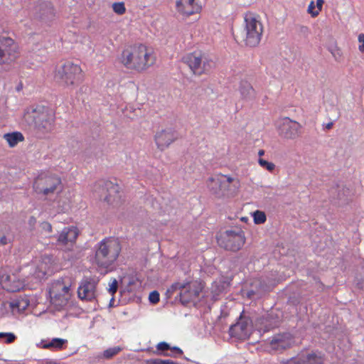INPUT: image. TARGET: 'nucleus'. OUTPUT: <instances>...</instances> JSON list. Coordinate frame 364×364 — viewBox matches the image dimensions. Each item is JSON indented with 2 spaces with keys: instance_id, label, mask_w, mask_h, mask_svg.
Returning a JSON list of instances; mask_svg holds the SVG:
<instances>
[{
  "instance_id": "f257e3e1",
  "label": "nucleus",
  "mask_w": 364,
  "mask_h": 364,
  "mask_svg": "<svg viewBox=\"0 0 364 364\" xmlns=\"http://www.w3.org/2000/svg\"><path fill=\"white\" fill-rule=\"evenodd\" d=\"M117 62L128 70L143 72L155 63L156 56L151 48L137 43L124 48Z\"/></svg>"
},
{
  "instance_id": "6ab92c4d",
  "label": "nucleus",
  "mask_w": 364,
  "mask_h": 364,
  "mask_svg": "<svg viewBox=\"0 0 364 364\" xmlns=\"http://www.w3.org/2000/svg\"><path fill=\"white\" fill-rule=\"evenodd\" d=\"M176 139L175 132L171 129H162L155 135V142L160 150L167 148Z\"/></svg>"
},
{
  "instance_id": "49530a36",
  "label": "nucleus",
  "mask_w": 364,
  "mask_h": 364,
  "mask_svg": "<svg viewBox=\"0 0 364 364\" xmlns=\"http://www.w3.org/2000/svg\"><path fill=\"white\" fill-rule=\"evenodd\" d=\"M258 154H259V156H262V155H264V150H262V149L259 150V152H258Z\"/></svg>"
},
{
  "instance_id": "58836bf2",
  "label": "nucleus",
  "mask_w": 364,
  "mask_h": 364,
  "mask_svg": "<svg viewBox=\"0 0 364 364\" xmlns=\"http://www.w3.org/2000/svg\"><path fill=\"white\" fill-rule=\"evenodd\" d=\"M150 364H177V363L172 360H170L154 359V360H150Z\"/></svg>"
},
{
  "instance_id": "e433bc0d",
  "label": "nucleus",
  "mask_w": 364,
  "mask_h": 364,
  "mask_svg": "<svg viewBox=\"0 0 364 364\" xmlns=\"http://www.w3.org/2000/svg\"><path fill=\"white\" fill-rule=\"evenodd\" d=\"M169 350L171 352V353H164L162 355L165 356H176L177 355H181L183 354V350L178 347H171V349Z\"/></svg>"
},
{
  "instance_id": "aec40b11",
  "label": "nucleus",
  "mask_w": 364,
  "mask_h": 364,
  "mask_svg": "<svg viewBox=\"0 0 364 364\" xmlns=\"http://www.w3.org/2000/svg\"><path fill=\"white\" fill-rule=\"evenodd\" d=\"M50 115H55L52 109L45 106H38L31 113L28 112L26 117L32 118L36 128L43 121L47 120Z\"/></svg>"
},
{
  "instance_id": "4468645a",
  "label": "nucleus",
  "mask_w": 364,
  "mask_h": 364,
  "mask_svg": "<svg viewBox=\"0 0 364 364\" xmlns=\"http://www.w3.org/2000/svg\"><path fill=\"white\" fill-rule=\"evenodd\" d=\"M97 281L92 277H84L77 289V296L80 300L92 301L97 296Z\"/></svg>"
},
{
  "instance_id": "39448f33",
  "label": "nucleus",
  "mask_w": 364,
  "mask_h": 364,
  "mask_svg": "<svg viewBox=\"0 0 364 364\" xmlns=\"http://www.w3.org/2000/svg\"><path fill=\"white\" fill-rule=\"evenodd\" d=\"M73 285L69 277L54 280L48 288V294L51 305L58 311L65 309L72 297L71 287Z\"/></svg>"
},
{
  "instance_id": "bb28decb",
  "label": "nucleus",
  "mask_w": 364,
  "mask_h": 364,
  "mask_svg": "<svg viewBox=\"0 0 364 364\" xmlns=\"http://www.w3.org/2000/svg\"><path fill=\"white\" fill-rule=\"evenodd\" d=\"M47 120L43 121L36 129L42 134L50 133L55 127V115H50Z\"/></svg>"
},
{
  "instance_id": "c03bdc74",
  "label": "nucleus",
  "mask_w": 364,
  "mask_h": 364,
  "mask_svg": "<svg viewBox=\"0 0 364 364\" xmlns=\"http://www.w3.org/2000/svg\"><path fill=\"white\" fill-rule=\"evenodd\" d=\"M8 243V240L6 236H3L0 238V245H5Z\"/></svg>"
},
{
  "instance_id": "c9c22d12",
  "label": "nucleus",
  "mask_w": 364,
  "mask_h": 364,
  "mask_svg": "<svg viewBox=\"0 0 364 364\" xmlns=\"http://www.w3.org/2000/svg\"><path fill=\"white\" fill-rule=\"evenodd\" d=\"M169 349H171V346L166 342L162 341V342L159 343L156 345V350H157V351L161 352L160 354H161V355H162V353H164V351L168 350ZM156 353H158V352H156Z\"/></svg>"
},
{
  "instance_id": "9d476101",
  "label": "nucleus",
  "mask_w": 364,
  "mask_h": 364,
  "mask_svg": "<svg viewBox=\"0 0 364 364\" xmlns=\"http://www.w3.org/2000/svg\"><path fill=\"white\" fill-rule=\"evenodd\" d=\"M180 290V301L183 304H187L193 299L197 298L200 292V287L197 282H176L169 289L171 292Z\"/></svg>"
},
{
  "instance_id": "7ed1b4c3",
  "label": "nucleus",
  "mask_w": 364,
  "mask_h": 364,
  "mask_svg": "<svg viewBox=\"0 0 364 364\" xmlns=\"http://www.w3.org/2000/svg\"><path fill=\"white\" fill-rule=\"evenodd\" d=\"M205 183L210 194L217 199L232 198L240 188L239 178L222 173H216L210 176Z\"/></svg>"
},
{
  "instance_id": "7c9ffc66",
  "label": "nucleus",
  "mask_w": 364,
  "mask_h": 364,
  "mask_svg": "<svg viewBox=\"0 0 364 364\" xmlns=\"http://www.w3.org/2000/svg\"><path fill=\"white\" fill-rule=\"evenodd\" d=\"M113 11L117 15H123L126 13L125 4L123 1L114 2L112 5Z\"/></svg>"
},
{
  "instance_id": "37998d69",
  "label": "nucleus",
  "mask_w": 364,
  "mask_h": 364,
  "mask_svg": "<svg viewBox=\"0 0 364 364\" xmlns=\"http://www.w3.org/2000/svg\"><path fill=\"white\" fill-rule=\"evenodd\" d=\"M323 3H324L323 0H316V10H318V14L322 10Z\"/></svg>"
},
{
  "instance_id": "79ce46f5",
  "label": "nucleus",
  "mask_w": 364,
  "mask_h": 364,
  "mask_svg": "<svg viewBox=\"0 0 364 364\" xmlns=\"http://www.w3.org/2000/svg\"><path fill=\"white\" fill-rule=\"evenodd\" d=\"M358 41L359 43H360L359 45V50L361 52V53H363L364 52V33H360L359 34L358 36Z\"/></svg>"
},
{
  "instance_id": "4c0bfd02",
  "label": "nucleus",
  "mask_w": 364,
  "mask_h": 364,
  "mask_svg": "<svg viewBox=\"0 0 364 364\" xmlns=\"http://www.w3.org/2000/svg\"><path fill=\"white\" fill-rule=\"evenodd\" d=\"M149 299L151 303L155 304L159 301V294L157 291H153L149 294Z\"/></svg>"
},
{
  "instance_id": "b1692460",
  "label": "nucleus",
  "mask_w": 364,
  "mask_h": 364,
  "mask_svg": "<svg viewBox=\"0 0 364 364\" xmlns=\"http://www.w3.org/2000/svg\"><path fill=\"white\" fill-rule=\"evenodd\" d=\"M67 344V339L55 338L50 341H41L39 347L52 350H62L66 348Z\"/></svg>"
},
{
  "instance_id": "473e14b6",
  "label": "nucleus",
  "mask_w": 364,
  "mask_h": 364,
  "mask_svg": "<svg viewBox=\"0 0 364 364\" xmlns=\"http://www.w3.org/2000/svg\"><path fill=\"white\" fill-rule=\"evenodd\" d=\"M259 164L264 168L267 169L269 171H273L275 168V165L272 162H269L263 159H259L258 160Z\"/></svg>"
},
{
  "instance_id": "f3484780",
  "label": "nucleus",
  "mask_w": 364,
  "mask_h": 364,
  "mask_svg": "<svg viewBox=\"0 0 364 364\" xmlns=\"http://www.w3.org/2000/svg\"><path fill=\"white\" fill-rule=\"evenodd\" d=\"M252 325L247 318H240V320L230 328L231 337L239 340L247 339L251 334Z\"/></svg>"
},
{
  "instance_id": "a878e982",
  "label": "nucleus",
  "mask_w": 364,
  "mask_h": 364,
  "mask_svg": "<svg viewBox=\"0 0 364 364\" xmlns=\"http://www.w3.org/2000/svg\"><path fill=\"white\" fill-rule=\"evenodd\" d=\"M4 139L7 141L10 147L16 146L19 142L24 141V136L19 132H14L4 134Z\"/></svg>"
},
{
  "instance_id": "cd10ccee",
  "label": "nucleus",
  "mask_w": 364,
  "mask_h": 364,
  "mask_svg": "<svg viewBox=\"0 0 364 364\" xmlns=\"http://www.w3.org/2000/svg\"><path fill=\"white\" fill-rule=\"evenodd\" d=\"M58 209L60 212L65 213L70 208L71 201L68 197L63 194L58 196Z\"/></svg>"
},
{
  "instance_id": "f03ea898",
  "label": "nucleus",
  "mask_w": 364,
  "mask_h": 364,
  "mask_svg": "<svg viewBox=\"0 0 364 364\" xmlns=\"http://www.w3.org/2000/svg\"><path fill=\"white\" fill-rule=\"evenodd\" d=\"M95 250L94 264L101 269L112 271L122 251L118 239L105 237L95 245Z\"/></svg>"
},
{
  "instance_id": "4be33fe9",
  "label": "nucleus",
  "mask_w": 364,
  "mask_h": 364,
  "mask_svg": "<svg viewBox=\"0 0 364 364\" xmlns=\"http://www.w3.org/2000/svg\"><path fill=\"white\" fill-rule=\"evenodd\" d=\"M54 265V260L51 255H43L39 260L36 273L38 277H44L45 275L50 274L53 272Z\"/></svg>"
},
{
  "instance_id": "ddd939ff",
  "label": "nucleus",
  "mask_w": 364,
  "mask_h": 364,
  "mask_svg": "<svg viewBox=\"0 0 364 364\" xmlns=\"http://www.w3.org/2000/svg\"><path fill=\"white\" fill-rule=\"evenodd\" d=\"M99 187L105 194L103 200L108 205L117 207L122 203V195L120 187L118 184L111 181L103 182Z\"/></svg>"
},
{
  "instance_id": "f8f14e48",
  "label": "nucleus",
  "mask_w": 364,
  "mask_h": 364,
  "mask_svg": "<svg viewBox=\"0 0 364 364\" xmlns=\"http://www.w3.org/2000/svg\"><path fill=\"white\" fill-rule=\"evenodd\" d=\"M78 235L79 230L77 227H65L57 237L56 245L63 251H71Z\"/></svg>"
},
{
  "instance_id": "a18cd8bd",
  "label": "nucleus",
  "mask_w": 364,
  "mask_h": 364,
  "mask_svg": "<svg viewBox=\"0 0 364 364\" xmlns=\"http://www.w3.org/2000/svg\"><path fill=\"white\" fill-rule=\"evenodd\" d=\"M333 122H329L326 125V128L327 129H330L333 127Z\"/></svg>"
},
{
  "instance_id": "f704fd0d",
  "label": "nucleus",
  "mask_w": 364,
  "mask_h": 364,
  "mask_svg": "<svg viewBox=\"0 0 364 364\" xmlns=\"http://www.w3.org/2000/svg\"><path fill=\"white\" fill-rule=\"evenodd\" d=\"M307 12L311 15V17L315 18L318 16V10H316V5L314 1H311L309 4Z\"/></svg>"
},
{
  "instance_id": "a211bd4d",
  "label": "nucleus",
  "mask_w": 364,
  "mask_h": 364,
  "mask_svg": "<svg viewBox=\"0 0 364 364\" xmlns=\"http://www.w3.org/2000/svg\"><path fill=\"white\" fill-rule=\"evenodd\" d=\"M301 124L289 117H284L282 119L279 125L281 134L287 139H295L299 134Z\"/></svg>"
},
{
  "instance_id": "c85d7f7f",
  "label": "nucleus",
  "mask_w": 364,
  "mask_h": 364,
  "mask_svg": "<svg viewBox=\"0 0 364 364\" xmlns=\"http://www.w3.org/2000/svg\"><path fill=\"white\" fill-rule=\"evenodd\" d=\"M42 11V20L48 21H52L54 18L55 14L53 7L46 6Z\"/></svg>"
},
{
  "instance_id": "20e7f679",
  "label": "nucleus",
  "mask_w": 364,
  "mask_h": 364,
  "mask_svg": "<svg viewBox=\"0 0 364 364\" xmlns=\"http://www.w3.org/2000/svg\"><path fill=\"white\" fill-rule=\"evenodd\" d=\"M53 78L63 87H75L84 81L85 73L80 64L65 60L56 66Z\"/></svg>"
},
{
  "instance_id": "6e6552de",
  "label": "nucleus",
  "mask_w": 364,
  "mask_h": 364,
  "mask_svg": "<svg viewBox=\"0 0 364 364\" xmlns=\"http://www.w3.org/2000/svg\"><path fill=\"white\" fill-rule=\"evenodd\" d=\"M183 60L193 74L197 75L208 73L213 65V61L200 50H195L186 54L183 57Z\"/></svg>"
},
{
  "instance_id": "a19ab883",
  "label": "nucleus",
  "mask_w": 364,
  "mask_h": 364,
  "mask_svg": "<svg viewBox=\"0 0 364 364\" xmlns=\"http://www.w3.org/2000/svg\"><path fill=\"white\" fill-rule=\"evenodd\" d=\"M118 283L116 279H114L112 282L109 284V291L113 295L117 291Z\"/></svg>"
},
{
  "instance_id": "393cba45",
  "label": "nucleus",
  "mask_w": 364,
  "mask_h": 364,
  "mask_svg": "<svg viewBox=\"0 0 364 364\" xmlns=\"http://www.w3.org/2000/svg\"><path fill=\"white\" fill-rule=\"evenodd\" d=\"M239 91L242 97L245 100H252L255 97V90L252 85L247 81H241Z\"/></svg>"
},
{
  "instance_id": "0eeeda50",
  "label": "nucleus",
  "mask_w": 364,
  "mask_h": 364,
  "mask_svg": "<svg viewBox=\"0 0 364 364\" xmlns=\"http://www.w3.org/2000/svg\"><path fill=\"white\" fill-rule=\"evenodd\" d=\"M218 245L229 251L237 252L245 243V236L243 230L239 228L227 230L217 235Z\"/></svg>"
},
{
  "instance_id": "423d86ee",
  "label": "nucleus",
  "mask_w": 364,
  "mask_h": 364,
  "mask_svg": "<svg viewBox=\"0 0 364 364\" xmlns=\"http://www.w3.org/2000/svg\"><path fill=\"white\" fill-rule=\"evenodd\" d=\"M244 21V42L247 46L255 47L259 45L263 33V26L259 16L254 13L247 12L245 14Z\"/></svg>"
},
{
  "instance_id": "2eb2a0df",
  "label": "nucleus",
  "mask_w": 364,
  "mask_h": 364,
  "mask_svg": "<svg viewBox=\"0 0 364 364\" xmlns=\"http://www.w3.org/2000/svg\"><path fill=\"white\" fill-rule=\"evenodd\" d=\"M325 355L318 350H302L289 364H324Z\"/></svg>"
},
{
  "instance_id": "2f4dec72",
  "label": "nucleus",
  "mask_w": 364,
  "mask_h": 364,
  "mask_svg": "<svg viewBox=\"0 0 364 364\" xmlns=\"http://www.w3.org/2000/svg\"><path fill=\"white\" fill-rule=\"evenodd\" d=\"M121 350L122 348L119 346L109 348L103 352V357L106 359H110L118 354Z\"/></svg>"
},
{
  "instance_id": "412c9836",
  "label": "nucleus",
  "mask_w": 364,
  "mask_h": 364,
  "mask_svg": "<svg viewBox=\"0 0 364 364\" xmlns=\"http://www.w3.org/2000/svg\"><path fill=\"white\" fill-rule=\"evenodd\" d=\"M292 338L289 333L274 336L269 342L270 348L274 350H283L291 346Z\"/></svg>"
},
{
  "instance_id": "1a4fd4ad",
  "label": "nucleus",
  "mask_w": 364,
  "mask_h": 364,
  "mask_svg": "<svg viewBox=\"0 0 364 364\" xmlns=\"http://www.w3.org/2000/svg\"><path fill=\"white\" fill-rule=\"evenodd\" d=\"M61 185L60 177L53 174L41 173L35 180L33 188L38 193L48 196L60 188Z\"/></svg>"
},
{
  "instance_id": "9b49d317",
  "label": "nucleus",
  "mask_w": 364,
  "mask_h": 364,
  "mask_svg": "<svg viewBox=\"0 0 364 364\" xmlns=\"http://www.w3.org/2000/svg\"><path fill=\"white\" fill-rule=\"evenodd\" d=\"M19 48L15 41L6 36H0V65L9 64L19 57Z\"/></svg>"
},
{
  "instance_id": "ea45409f",
  "label": "nucleus",
  "mask_w": 364,
  "mask_h": 364,
  "mask_svg": "<svg viewBox=\"0 0 364 364\" xmlns=\"http://www.w3.org/2000/svg\"><path fill=\"white\" fill-rule=\"evenodd\" d=\"M41 228L43 230H44L45 232H46L48 233H50L53 231L52 225L48 222L44 221V222L41 223Z\"/></svg>"
},
{
  "instance_id": "dca6fc26",
  "label": "nucleus",
  "mask_w": 364,
  "mask_h": 364,
  "mask_svg": "<svg viewBox=\"0 0 364 364\" xmlns=\"http://www.w3.org/2000/svg\"><path fill=\"white\" fill-rule=\"evenodd\" d=\"M177 12L184 17L200 14L202 6L198 0H176Z\"/></svg>"
},
{
  "instance_id": "72a5a7b5",
  "label": "nucleus",
  "mask_w": 364,
  "mask_h": 364,
  "mask_svg": "<svg viewBox=\"0 0 364 364\" xmlns=\"http://www.w3.org/2000/svg\"><path fill=\"white\" fill-rule=\"evenodd\" d=\"M6 338V343H11L15 341V339L16 338V336L13 333L0 332V338Z\"/></svg>"
},
{
  "instance_id": "c756f323",
  "label": "nucleus",
  "mask_w": 364,
  "mask_h": 364,
  "mask_svg": "<svg viewBox=\"0 0 364 364\" xmlns=\"http://www.w3.org/2000/svg\"><path fill=\"white\" fill-rule=\"evenodd\" d=\"M254 223L257 225L263 224L267 220L266 214L261 210H256L252 214Z\"/></svg>"
},
{
  "instance_id": "5701e85b",
  "label": "nucleus",
  "mask_w": 364,
  "mask_h": 364,
  "mask_svg": "<svg viewBox=\"0 0 364 364\" xmlns=\"http://www.w3.org/2000/svg\"><path fill=\"white\" fill-rule=\"evenodd\" d=\"M14 275L12 277L7 274L0 275V283L2 287L8 291L16 292L19 291L23 284L19 280H14Z\"/></svg>"
}]
</instances>
